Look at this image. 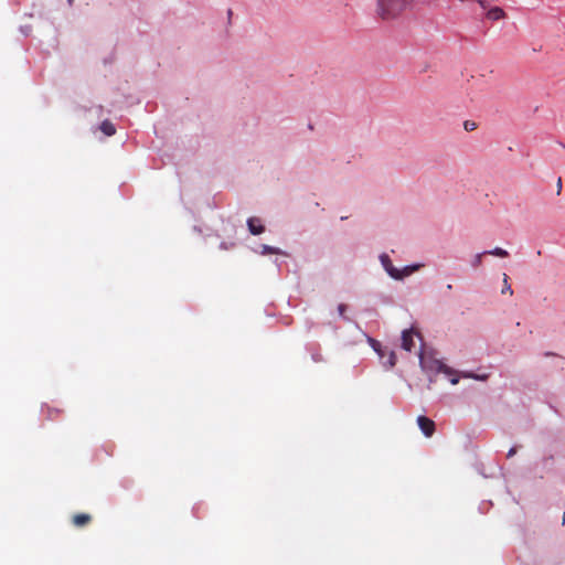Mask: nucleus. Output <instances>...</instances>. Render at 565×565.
<instances>
[{"label": "nucleus", "mask_w": 565, "mask_h": 565, "mask_svg": "<svg viewBox=\"0 0 565 565\" xmlns=\"http://www.w3.org/2000/svg\"><path fill=\"white\" fill-rule=\"evenodd\" d=\"M417 424L426 437H431L435 433V423L426 416H418Z\"/></svg>", "instance_id": "nucleus-4"}, {"label": "nucleus", "mask_w": 565, "mask_h": 565, "mask_svg": "<svg viewBox=\"0 0 565 565\" xmlns=\"http://www.w3.org/2000/svg\"><path fill=\"white\" fill-rule=\"evenodd\" d=\"M507 18L505 11L500 7H491L486 12V19L490 21H499Z\"/></svg>", "instance_id": "nucleus-6"}, {"label": "nucleus", "mask_w": 565, "mask_h": 565, "mask_svg": "<svg viewBox=\"0 0 565 565\" xmlns=\"http://www.w3.org/2000/svg\"><path fill=\"white\" fill-rule=\"evenodd\" d=\"M92 521V515L88 513H77L72 518V523L76 527H83L89 524Z\"/></svg>", "instance_id": "nucleus-8"}, {"label": "nucleus", "mask_w": 565, "mask_h": 565, "mask_svg": "<svg viewBox=\"0 0 565 565\" xmlns=\"http://www.w3.org/2000/svg\"><path fill=\"white\" fill-rule=\"evenodd\" d=\"M418 335L413 329L404 330L402 333V348L406 351H412L415 347L414 337Z\"/></svg>", "instance_id": "nucleus-5"}, {"label": "nucleus", "mask_w": 565, "mask_h": 565, "mask_svg": "<svg viewBox=\"0 0 565 565\" xmlns=\"http://www.w3.org/2000/svg\"><path fill=\"white\" fill-rule=\"evenodd\" d=\"M414 0H376V15L382 21H393L413 9Z\"/></svg>", "instance_id": "nucleus-1"}, {"label": "nucleus", "mask_w": 565, "mask_h": 565, "mask_svg": "<svg viewBox=\"0 0 565 565\" xmlns=\"http://www.w3.org/2000/svg\"><path fill=\"white\" fill-rule=\"evenodd\" d=\"M461 376L466 377V379H475V380H479V381H486L488 379V375H486V374L477 375V374L469 373V372L461 373Z\"/></svg>", "instance_id": "nucleus-15"}, {"label": "nucleus", "mask_w": 565, "mask_h": 565, "mask_svg": "<svg viewBox=\"0 0 565 565\" xmlns=\"http://www.w3.org/2000/svg\"><path fill=\"white\" fill-rule=\"evenodd\" d=\"M387 355V359L383 362L386 366L393 367L396 363V355L394 351H385V356Z\"/></svg>", "instance_id": "nucleus-12"}, {"label": "nucleus", "mask_w": 565, "mask_h": 565, "mask_svg": "<svg viewBox=\"0 0 565 565\" xmlns=\"http://www.w3.org/2000/svg\"><path fill=\"white\" fill-rule=\"evenodd\" d=\"M263 255H269V254H280L281 252L273 246L269 245H262V252Z\"/></svg>", "instance_id": "nucleus-13"}, {"label": "nucleus", "mask_w": 565, "mask_h": 565, "mask_svg": "<svg viewBox=\"0 0 565 565\" xmlns=\"http://www.w3.org/2000/svg\"><path fill=\"white\" fill-rule=\"evenodd\" d=\"M42 411L46 412V417L49 419H56L58 417V415L61 414L60 409L50 407L47 405L45 407H43Z\"/></svg>", "instance_id": "nucleus-11"}, {"label": "nucleus", "mask_w": 565, "mask_h": 565, "mask_svg": "<svg viewBox=\"0 0 565 565\" xmlns=\"http://www.w3.org/2000/svg\"><path fill=\"white\" fill-rule=\"evenodd\" d=\"M373 349L377 351L382 360L385 359V351L377 349L376 345H373Z\"/></svg>", "instance_id": "nucleus-20"}, {"label": "nucleus", "mask_w": 565, "mask_h": 565, "mask_svg": "<svg viewBox=\"0 0 565 565\" xmlns=\"http://www.w3.org/2000/svg\"><path fill=\"white\" fill-rule=\"evenodd\" d=\"M67 2H68L70 4H72V3L74 2V0H67Z\"/></svg>", "instance_id": "nucleus-23"}, {"label": "nucleus", "mask_w": 565, "mask_h": 565, "mask_svg": "<svg viewBox=\"0 0 565 565\" xmlns=\"http://www.w3.org/2000/svg\"><path fill=\"white\" fill-rule=\"evenodd\" d=\"M381 260H382V264L384 266V268L386 269V271L390 274L391 277L395 278V279H401L403 278L404 276H407L409 274H412L413 271L417 270L419 268V265H415V266H407L405 267L402 271L396 269L393 265H392V262L390 259V257L387 255H382L381 256Z\"/></svg>", "instance_id": "nucleus-2"}, {"label": "nucleus", "mask_w": 565, "mask_h": 565, "mask_svg": "<svg viewBox=\"0 0 565 565\" xmlns=\"http://www.w3.org/2000/svg\"><path fill=\"white\" fill-rule=\"evenodd\" d=\"M508 279H509L508 275L503 274V288H502L501 292L513 295V290L511 288V285L508 282Z\"/></svg>", "instance_id": "nucleus-14"}, {"label": "nucleus", "mask_w": 565, "mask_h": 565, "mask_svg": "<svg viewBox=\"0 0 565 565\" xmlns=\"http://www.w3.org/2000/svg\"><path fill=\"white\" fill-rule=\"evenodd\" d=\"M345 310H347V306L341 303V305L338 306V311H339V315L341 317H344Z\"/></svg>", "instance_id": "nucleus-19"}, {"label": "nucleus", "mask_w": 565, "mask_h": 565, "mask_svg": "<svg viewBox=\"0 0 565 565\" xmlns=\"http://www.w3.org/2000/svg\"><path fill=\"white\" fill-rule=\"evenodd\" d=\"M563 147L565 148V145Z\"/></svg>", "instance_id": "nucleus-24"}, {"label": "nucleus", "mask_w": 565, "mask_h": 565, "mask_svg": "<svg viewBox=\"0 0 565 565\" xmlns=\"http://www.w3.org/2000/svg\"><path fill=\"white\" fill-rule=\"evenodd\" d=\"M311 358H312V360H313L315 362H317V363H319V362H322V361H323V356H322V354H321L319 351L313 352V353L311 354Z\"/></svg>", "instance_id": "nucleus-18"}, {"label": "nucleus", "mask_w": 565, "mask_h": 565, "mask_svg": "<svg viewBox=\"0 0 565 565\" xmlns=\"http://www.w3.org/2000/svg\"><path fill=\"white\" fill-rule=\"evenodd\" d=\"M100 130L106 135V136H113L115 135L116 132V128L115 126L109 121V120H104L100 125Z\"/></svg>", "instance_id": "nucleus-9"}, {"label": "nucleus", "mask_w": 565, "mask_h": 565, "mask_svg": "<svg viewBox=\"0 0 565 565\" xmlns=\"http://www.w3.org/2000/svg\"><path fill=\"white\" fill-rule=\"evenodd\" d=\"M486 254L483 253H479L477 255H475L472 262H471V265L477 268L479 267L481 264H482V257L484 256Z\"/></svg>", "instance_id": "nucleus-16"}, {"label": "nucleus", "mask_w": 565, "mask_h": 565, "mask_svg": "<svg viewBox=\"0 0 565 565\" xmlns=\"http://www.w3.org/2000/svg\"><path fill=\"white\" fill-rule=\"evenodd\" d=\"M247 226L253 235H259L265 231L262 221L258 217H249L247 221Z\"/></svg>", "instance_id": "nucleus-7"}, {"label": "nucleus", "mask_w": 565, "mask_h": 565, "mask_svg": "<svg viewBox=\"0 0 565 565\" xmlns=\"http://www.w3.org/2000/svg\"><path fill=\"white\" fill-rule=\"evenodd\" d=\"M483 254H488V255H492V256H497V257H501V258L509 256V253L501 247H495L491 250H486V252H483Z\"/></svg>", "instance_id": "nucleus-10"}, {"label": "nucleus", "mask_w": 565, "mask_h": 565, "mask_svg": "<svg viewBox=\"0 0 565 565\" xmlns=\"http://www.w3.org/2000/svg\"><path fill=\"white\" fill-rule=\"evenodd\" d=\"M556 188H558L557 192L559 193V192H561V189H562V183H558V182H557Z\"/></svg>", "instance_id": "nucleus-22"}, {"label": "nucleus", "mask_w": 565, "mask_h": 565, "mask_svg": "<svg viewBox=\"0 0 565 565\" xmlns=\"http://www.w3.org/2000/svg\"><path fill=\"white\" fill-rule=\"evenodd\" d=\"M463 128L466 131H472L477 128V124L475 121H471V120H466L463 122Z\"/></svg>", "instance_id": "nucleus-17"}, {"label": "nucleus", "mask_w": 565, "mask_h": 565, "mask_svg": "<svg viewBox=\"0 0 565 565\" xmlns=\"http://www.w3.org/2000/svg\"><path fill=\"white\" fill-rule=\"evenodd\" d=\"M434 367L437 372H441V373L446 374L447 376H449V381L452 385H456L459 383L460 376L458 375V373L455 370H452L451 367L444 364L443 362L435 361Z\"/></svg>", "instance_id": "nucleus-3"}, {"label": "nucleus", "mask_w": 565, "mask_h": 565, "mask_svg": "<svg viewBox=\"0 0 565 565\" xmlns=\"http://www.w3.org/2000/svg\"><path fill=\"white\" fill-rule=\"evenodd\" d=\"M516 454V447H512L509 452H508V457L511 458L512 456H514Z\"/></svg>", "instance_id": "nucleus-21"}]
</instances>
